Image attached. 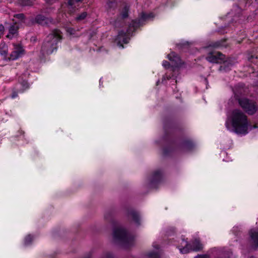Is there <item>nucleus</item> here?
<instances>
[{
	"instance_id": "obj_13",
	"label": "nucleus",
	"mask_w": 258,
	"mask_h": 258,
	"mask_svg": "<svg viewBox=\"0 0 258 258\" xmlns=\"http://www.w3.org/2000/svg\"><path fill=\"white\" fill-rule=\"evenodd\" d=\"M19 29V26L16 23L11 25L9 29V33L6 35V37L9 39L16 37L18 35Z\"/></svg>"
},
{
	"instance_id": "obj_10",
	"label": "nucleus",
	"mask_w": 258,
	"mask_h": 258,
	"mask_svg": "<svg viewBox=\"0 0 258 258\" xmlns=\"http://www.w3.org/2000/svg\"><path fill=\"white\" fill-rule=\"evenodd\" d=\"M135 31H133L131 33H128L127 29L126 32L123 30L119 31L118 35L116 38V41H117V45L119 47L123 48V44H127L128 43L130 39V36L133 35V33Z\"/></svg>"
},
{
	"instance_id": "obj_35",
	"label": "nucleus",
	"mask_w": 258,
	"mask_h": 258,
	"mask_svg": "<svg viewBox=\"0 0 258 258\" xmlns=\"http://www.w3.org/2000/svg\"><path fill=\"white\" fill-rule=\"evenodd\" d=\"M75 30L72 28H69L67 29V32L70 35H74L75 34Z\"/></svg>"
},
{
	"instance_id": "obj_25",
	"label": "nucleus",
	"mask_w": 258,
	"mask_h": 258,
	"mask_svg": "<svg viewBox=\"0 0 258 258\" xmlns=\"http://www.w3.org/2000/svg\"><path fill=\"white\" fill-rule=\"evenodd\" d=\"M88 15V13L86 12H83L81 13V14H79L77 15V16L75 18V20L77 22H80L82 20H84L86 19Z\"/></svg>"
},
{
	"instance_id": "obj_33",
	"label": "nucleus",
	"mask_w": 258,
	"mask_h": 258,
	"mask_svg": "<svg viewBox=\"0 0 258 258\" xmlns=\"http://www.w3.org/2000/svg\"><path fill=\"white\" fill-rule=\"evenodd\" d=\"M187 240V239L185 238L184 236H183V235L181 236V242H180V244L177 246V248H178V249L179 250H180V248L181 247V245H184V243L183 242V240Z\"/></svg>"
},
{
	"instance_id": "obj_7",
	"label": "nucleus",
	"mask_w": 258,
	"mask_h": 258,
	"mask_svg": "<svg viewBox=\"0 0 258 258\" xmlns=\"http://www.w3.org/2000/svg\"><path fill=\"white\" fill-rule=\"evenodd\" d=\"M58 45L56 44V40H47L46 38L43 42L40 52L42 55H49L52 53L54 51H56Z\"/></svg>"
},
{
	"instance_id": "obj_6",
	"label": "nucleus",
	"mask_w": 258,
	"mask_h": 258,
	"mask_svg": "<svg viewBox=\"0 0 258 258\" xmlns=\"http://www.w3.org/2000/svg\"><path fill=\"white\" fill-rule=\"evenodd\" d=\"M154 17L152 13L146 14L142 13L138 19L133 20L127 28V32L131 33L133 31H136L140 26H143L145 22L151 18Z\"/></svg>"
},
{
	"instance_id": "obj_5",
	"label": "nucleus",
	"mask_w": 258,
	"mask_h": 258,
	"mask_svg": "<svg viewBox=\"0 0 258 258\" xmlns=\"http://www.w3.org/2000/svg\"><path fill=\"white\" fill-rule=\"evenodd\" d=\"M183 242L184 245H181V247L180 248V252L182 254L188 253L191 251H199L203 249V245L198 238L194 239L190 242L187 240H183Z\"/></svg>"
},
{
	"instance_id": "obj_18",
	"label": "nucleus",
	"mask_w": 258,
	"mask_h": 258,
	"mask_svg": "<svg viewBox=\"0 0 258 258\" xmlns=\"http://www.w3.org/2000/svg\"><path fill=\"white\" fill-rule=\"evenodd\" d=\"M227 41V39H222L220 40L211 42L209 45V47H213L214 48H217L221 47H223L226 46V42Z\"/></svg>"
},
{
	"instance_id": "obj_38",
	"label": "nucleus",
	"mask_w": 258,
	"mask_h": 258,
	"mask_svg": "<svg viewBox=\"0 0 258 258\" xmlns=\"http://www.w3.org/2000/svg\"><path fill=\"white\" fill-rule=\"evenodd\" d=\"M258 127V125L257 124H254L252 126H251V128H257Z\"/></svg>"
},
{
	"instance_id": "obj_16",
	"label": "nucleus",
	"mask_w": 258,
	"mask_h": 258,
	"mask_svg": "<svg viewBox=\"0 0 258 258\" xmlns=\"http://www.w3.org/2000/svg\"><path fill=\"white\" fill-rule=\"evenodd\" d=\"M47 40H56V44L57 45L58 43L60 42V41L62 39V36L61 35V32L58 30H54L53 31L52 33L49 34L47 36Z\"/></svg>"
},
{
	"instance_id": "obj_15",
	"label": "nucleus",
	"mask_w": 258,
	"mask_h": 258,
	"mask_svg": "<svg viewBox=\"0 0 258 258\" xmlns=\"http://www.w3.org/2000/svg\"><path fill=\"white\" fill-rule=\"evenodd\" d=\"M236 11L237 13L233 16V18L230 21L229 25L233 24V25H235L236 23H240L241 21L243 20V16L241 14L242 10L239 7H236Z\"/></svg>"
},
{
	"instance_id": "obj_9",
	"label": "nucleus",
	"mask_w": 258,
	"mask_h": 258,
	"mask_svg": "<svg viewBox=\"0 0 258 258\" xmlns=\"http://www.w3.org/2000/svg\"><path fill=\"white\" fill-rule=\"evenodd\" d=\"M162 179V172L161 170L158 169L154 171L150 179L149 185L150 187L157 188Z\"/></svg>"
},
{
	"instance_id": "obj_26",
	"label": "nucleus",
	"mask_w": 258,
	"mask_h": 258,
	"mask_svg": "<svg viewBox=\"0 0 258 258\" xmlns=\"http://www.w3.org/2000/svg\"><path fill=\"white\" fill-rule=\"evenodd\" d=\"M33 239V236L31 234L27 235L24 239V244L25 245H30Z\"/></svg>"
},
{
	"instance_id": "obj_4",
	"label": "nucleus",
	"mask_w": 258,
	"mask_h": 258,
	"mask_svg": "<svg viewBox=\"0 0 258 258\" xmlns=\"http://www.w3.org/2000/svg\"><path fill=\"white\" fill-rule=\"evenodd\" d=\"M238 102L243 110L249 115L254 114L258 111L257 104L253 100L242 98L238 99Z\"/></svg>"
},
{
	"instance_id": "obj_40",
	"label": "nucleus",
	"mask_w": 258,
	"mask_h": 258,
	"mask_svg": "<svg viewBox=\"0 0 258 258\" xmlns=\"http://www.w3.org/2000/svg\"><path fill=\"white\" fill-rule=\"evenodd\" d=\"M181 45H189V43H188V42H186V43H183V44H182Z\"/></svg>"
},
{
	"instance_id": "obj_12",
	"label": "nucleus",
	"mask_w": 258,
	"mask_h": 258,
	"mask_svg": "<svg viewBox=\"0 0 258 258\" xmlns=\"http://www.w3.org/2000/svg\"><path fill=\"white\" fill-rule=\"evenodd\" d=\"M225 56L220 52H211L207 56L206 59L212 63H221L225 59Z\"/></svg>"
},
{
	"instance_id": "obj_29",
	"label": "nucleus",
	"mask_w": 258,
	"mask_h": 258,
	"mask_svg": "<svg viewBox=\"0 0 258 258\" xmlns=\"http://www.w3.org/2000/svg\"><path fill=\"white\" fill-rule=\"evenodd\" d=\"M14 17L22 21L25 20L26 18L25 15L23 13L15 14Z\"/></svg>"
},
{
	"instance_id": "obj_28",
	"label": "nucleus",
	"mask_w": 258,
	"mask_h": 258,
	"mask_svg": "<svg viewBox=\"0 0 258 258\" xmlns=\"http://www.w3.org/2000/svg\"><path fill=\"white\" fill-rule=\"evenodd\" d=\"M147 256L148 258H159V254L157 252L151 251L148 253Z\"/></svg>"
},
{
	"instance_id": "obj_30",
	"label": "nucleus",
	"mask_w": 258,
	"mask_h": 258,
	"mask_svg": "<svg viewBox=\"0 0 258 258\" xmlns=\"http://www.w3.org/2000/svg\"><path fill=\"white\" fill-rule=\"evenodd\" d=\"M7 53V49L5 46V45H0V54L1 55H5Z\"/></svg>"
},
{
	"instance_id": "obj_11",
	"label": "nucleus",
	"mask_w": 258,
	"mask_h": 258,
	"mask_svg": "<svg viewBox=\"0 0 258 258\" xmlns=\"http://www.w3.org/2000/svg\"><path fill=\"white\" fill-rule=\"evenodd\" d=\"M126 216L137 226H139L141 225V217L138 211L132 208L128 209L126 211Z\"/></svg>"
},
{
	"instance_id": "obj_8",
	"label": "nucleus",
	"mask_w": 258,
	"mask_h": 258,
	"mask_svg": "<svg viewBox=\"0 0 258 258\" xmlns=\"http://www.w3.org/2000/svg\"><path fill=\"white\" fill-rule=\"evenodd\" d=\"M13 50L10 55L9 59L15 60L22 57L25 54V51L20 43H13Z\"/></svg>"
},
{
	"instance_id": "obj_37",
	"label": "nucleus",
	"mask_w": 258,
	"mask_h": 258,
	"mask_svg": "<svg viewBox=\"0 0 258 258\" xmlns=\"http://www.w3.org/2000/svg\"><path fill=\"white\" fill-rule=\"evenodd\" d=\"M75 3V0H68L67 3L68 5L70 6H73L74 5Z\"/></svg>"
},
{
	"instance_id": "obj_17",
	"label": "nucleus",
	"mask_w": 258,
	"mask_h": 258,
	"mask_svg": "<svg viewBox=\"0 0 258 258\" xmlns=\"http://www.w3.org/2000/svg\"><path fill=\"white\" fill-rule=\"evenodd\" d=\"M105 219L113 226H115L117 222L114 217V211L112 210L107 211L104 215Z\"/></svg>"
},
{
	"instance_id": "obj_2",
	"label": "nucleus",
	"mask_w": 258,
	"mask_h": 258,
	"mask_svg": "<svg viewBox=\"0 0 258 258\" xmlns=\"http://www.w3.org/2000/svg\"><path fill=\"white\" fill-rule=\"evenodd\" d=\"M228 130L238 135L248 134V121L247 116L238 110H234L225 122Z\"/></svg>"
},
{
	"instance_id": "obj_14",
	"label": "nucleus",
	"mask_w": 258,
	"mask_h": 258,
	"mask_svg": "<svg viewBox=\"0 0 258 258\" xmlns=\"http://www.w3.org/2000/svg\"><path fill=\"white\" fill-rule=\"evenodd\" d=\"M167 58L169 60L174 63V67L178 68L182 64V60L180 56L174 52H171L168 54Z\"/></svg>"
},
{
	"instance_id": "obj_1",
	"label": "nucleus",
	"mask_w": 258,
	"mask_h": 258,
	"mask_svg": "<svg viewBox=\"0 0 258 258\" xmlns=\"http://www.w3.org/2000/svg\"><path fill=\"white\" fill-rule=\"evenodd\" d=\"M163 129L164 135L161 140V145L163 146L164 156H169L178 150L191 151L196 147L192 140L182 139V130L173 115L164 117Z\"/></svg>"
},
{
	"instance_id": "obj_20",
	"label": "nucleus",
	"mask_w": 258,
	"mask_h": 258,
	"mask_svg": "<svg viewBox=\"0 0 258 258\" xmlns=\"http://www.w3.org/2000/svg\"><path fill=\"white\" fill-rule=\"evenodd\" d=\"M222 64L219 68V70L221 72H228L230 70L232 63L229 61H225L224 59L222 61Z\"/></svg>"
},
{
	"instance_id": "obj_34",
	"label": "nucleus",
	"mask_w": 258,
	"mask_h": 258,
	"mask_svg": "<svg viewBox=\"0 0 258 258\" xmlns=\"http://www.w3.org/2000/svg\"><path fill=\"white\" fill-rule=\"evenodd\" d=\"M5 30V28L3 25L0 24V39L2 36L4 35V32Z\"/></svg>"
},
{
	"instance_id": "obj_19",
	"label": "nucleus",
	"mask_w": 258,
	"mask_h": 258,
	"mask_svg": "<svg viewBox=\"0 0 258 258\" xmlns=\"http://www.w3.org/2000/svg\"><path fill=\"white\" fill-rule=\"evenodd\" d=\"M34 21L36 23L42 25L47 24L48 18L42 14H38L35 16Z\"/></svg>"
},
{
	"instance_id": "obj_41",
	"label": "nucleus",
	"mask_w": 258,
	"mask_h": 258,
	"mask_svg": "<svg viewBox=\"0 0 258 258\" xmlns=\"http://www.w3.org/2000/svg\"><path fill=\"white\" fill-rule=\"evenodd\" d=\"M155 248H156V249H158V248H159V246H157L156 247H155Z\"/></svg>"
},
{
	"instance_id": "obj_23",
	"label": "nucleus",
	"mask_w": 258,
	"mask_h": 258,
	"mask_svg": "<svg viewBox=\"0 0 258 258\" xmlns=\"http://www.w3.org/2000/svg\"><path fill=\"white\" fill-rule=\"evenodd\" d=\"M18 86H20L21 88H19V92L20 93H23L25 90L28 89L29 87V84L28 82L26 80H23L19 84L17 85V87H18Z\"/></svg>"
},
{
	"instance_id": "obj_27",
	"label": "nucleus",
	"mask_w": 258,
	"mask_h": 258,
	"mask_svg": "<svg viewBox=\"0 0 258 258\" xmlns=\"http://www.w3.org/2000/svg\"><path fill=\"white\" fill-rule=\"evenodd\" d=\"M121 16L123 19H125L128 17V8L126 6H125L123 8V9L121 12Z\"/></svg>"
},
{
	"instance_id": "obj_39",
	"label": "nucleus",
	"mask_w": 258,
	"mask_h": 258,
	"mask_svg": "<svg viewBox=\"0 0 258 258\" xmlns=\"http://www.w3.org/2000/svg\"><path fill=\"white\" fill-rule=\"evenodd\" d=\"M76 3L82 2L83 0H75Z\"/></svg>"
},
{
	"instance_id": "obj_32",
	"label": "nucleus",
	"mask_w": 258,
	"mask_h": 258,
	"mask_svg": "<svg viewBox=\"0 0 258 258\" xmlns=\"http://www.w3.org/2000/svg\"><path fill=\"white\" fill-rule=\"evenodd\" d=\"M162 66H163V67L165 69H169L170 68V64L169 62H168L167 60H164L162 62Z\"/></svg>"
},
{
	"instance_id": "obj_22",
	"label": "nucleus",
	"mask_w": 258,
	"mask_h": 258,
	"mask_svg": "<svg viewBox=\"0 0 258 258\" xmlns=\"http://www.w3.org/2000/svg\"><path fill=\"white\" fill-rule=\"evenodd\" d=\"M92 255V252H89L86 253L83 258H91ZM101 258H114V257L110 252H106L103 253Z\"/></svg>"
},
{
	"instance_id": "obj_31",
	"label": "nucleus",
	"mask_w": 258,
	"mask_h": 258,
	"mask_svg": "<svg viewBox=\"0 0 258 258\" xmlns=\"http://www.w3.org/2000/svg\"><path fill=\"white\" fill-rule=\"evenodd\" d=\"M19 87H17V90H13L12 92V93L11 94V97L13 99L16 98L18 96V93H20L19 92Z\"/></svg>"
},
{
	"instance_id": "obj_24",
	"label": "nucleus",
	"mask_w": 258,
	"mask_h": 258,
	"mask_svg": "<svg viewBox=\"0 0 258 258\" xmlns=\"http://www.w3.org/2000/svg\"><path fill=\"white\" fill-rule=\"evenodd\" d=\"M15 137L18 138V140H24L27 142V140L25 138V133L24 131L21 129H20L17 133V134L15 135Z\"/></svg>"
},
{
	"instance_id": "obj_21",
	"label": "nucleus",
	"mask_w": 258,
	"mask_h": 258,
	"mask_svg": "<svg viewBox=\"0 0 258 258\" xmlns=\"http://www.w3.org/2000/svg\"><path fill=\"white\" fill-rule=\"evenodd\" d=\"M250 237L255 247H258V231L251 230L249 232Z\"/></svg>"
},
{
	"instance_id": "obj_3",
	"label": "nucleus",
	"mask_w": 258,
	"mask_h": 258,
	"mask_svg": "<svg viewBox=\"0 0 258 258\" xmlns=\"http://www.w3.org/2000/svg\"><path fill=\"white\" fill-rule=\"evenodd\" d=\"M113 237L115 241L120 242L124 247L128 248L133 243L134 236L123 228L117 227L113 229Z\"/></svg>"
},
{
	"instance_id": "obj_36",
	"label": "nucleus",
	"mask_w": 258,
	"mask_h": 258,
	"mask_svg": "<svg viewBox=\"0 0 258 258\" xmlns=\"http://www.w3.org/2000/svg\"><path fill=\"white\" fill-rule=\"evenodd\" d=\"M195 258H209L207 254H198Z\"/></svg>"
}]
</instances>
